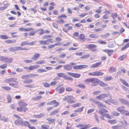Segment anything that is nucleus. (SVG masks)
<instances>
[{"mask_svg":"<svg viewBox=\"0 0 129 129\" xmlns=\"http://www.w3.org/2000/svg\"><path fill=\"white\" fill-rule=\"evenodd\" d=\"M84 82L86 83H92L91 84V86H97L98 84L100 86L103 87L107 86L108 85L107 84L104 83L102 81H100L99 79L95 78L87 79L85 80Z\"/></svg>","mask_w":129,"mask_h":129,"instance_id":"obj_1","label":"nucleus"},{"mask_svg":"<svg viewBox=\"0 0 129 129\" xmlns=\"http://www.w3.org/2000/svg\"><path fill=\"white\" fill-rule=\"evenodd\" d=\"M95 103L98 105V107L100 108L99 111V113L100 114L102 115L103 117H104L107 118L111 119L112 118V116L108 113H106L104 114V116H103L104 113H107L108 112V111L107 110L103 108H106V106L99 101H96Z\"/></svg>","mask_w":129,"mask_h":129,"instance_id":"obj_2","label":"nucleus"},{"mask_svg":"<svg viewBox=\"0 0 129 129\" xmlns=\"http://www.w3.org/2000/svg\"><path fill=\"white\" fill-rule=\"evenodd\" d=\"M4 82L5 83H8L10 86L13 87L15 88L18 87V85L17 84L14 83H18L17 81V79L15 78L11 77L5 80Z\"/></svg>","mask_w":129,"mask_h":129,"instance_id":"obj_3","label":"nucleus"},{"mask_svg":"<svg viewBox=\"0 0 129 129\" xmlns=\"http://www.w3.org/2000/svg\"><path fill=\"white\" fill-rule=\"evenodd\" d=\"M39 75L37 74H26L23 75L21 76V78L23 80H25L23 81V82L25 84H28L31 83L33 82V80L31 79H28L30 76L31 77H34L38 76Z\"/></svg>","mask_w":129,"mask_h":129,"instance_id":"obj_4","label":"nucleus"},{"mask_svg":"<svg viewBox=\"0 0 129 129\" xmlns=\"http://www.w3.org/2000/svg\"><path fill=\"white\" fill-rule=\"evenodd\" d=\"M19 107L17 108V110L19 112H25L28 110V109L26 107L27 104L24 102L23 101H20L18 103Z\"/></svg>","mask_w":129,"mask_h":129,"instance_id":"obj_5","label":"nucleus"},{"mask_svg":"<svg viewBox=\"0 0 129 129\" xmlns=\"http://www.w3.org/2000/svg\"><path fill=\"white\" fill-rule=\"evenodd\" d=\"M52 37V36L50 35H47L43 36L42 37L43 39H48V40H41L39 41V44L41 45H48L49 44V41H50L51 43H52V39H49L51 38Z\"/></svg>","mask_w":129,"mask_h":129,"instance_id":"obj_6","label":"nucleus"},{"mask_svg":"<svg viewBox=\"0 0 129 129\" xmlns=\"http://www.w3.org/2000/svg\"><path fill=\"white\" fill-rule=\"evenodd\" d=\"M64 101H66L69 103H74L76 102L74 97L71 95H67L64 96L63 99Z\"/></svg>","mask_w":129,"mask_h":129,"instance_id":"obj_7","label":"nucleus"},{"mask_svg":"<svg viewBox=\"0 0 129 129\" xmlns=\"http://www.w3.org/2000/svg\"><path fill=\"white\" fill-rule=\"evenodd\" d=\"M67 17V16L64 14H63L60 15L58 16L57 17V20L56 21V22L58 24H63L65 22L62 18H66Z\"/></svg>","mask_w":129,"mask_h":129,"instance_id":"obj_8","label":"nucleus"},{"mask_svg":"<svg viewBox=\"0 0 129 129\" xmlns=\"http://www.w3.org/2000/svg\"><path fill=\"white\" fill-rule=\"evenodd\" d=\"M97 46L94 44H90L88 45L87 48L91 50L93 53H95V52L97 51L96 48Z\"/></svg>","mask_w":129,"mask_h":129,"instance_id":"obj_9","label":"nucleus"},{"mask_svg":"<svg viewBox=\"0 0 129 129\" xmlns=\"http://www.w3.org/2000/svg\"><path fill=\"white\" fill-rule=\"evenodd\" d=\"M109 94L107 93H103L96 96V98L99 100H103L105 98L108 97Z\"/></svg>","mask_w":129,"mask_h":129,"instance_id":"obj_10","label":"nucleus"},{"mask_svg":"<svg viewBox=\"0 0 129 129\" xmlns=\"http://www.w3.org/2000/svg\"><path fill=\"white\" fill-rule=\"evenodd\" d=\"M59 104V102H57L56 100H52L48 102L47 105H53L54 107H57L58 106Z\"/></svg>","mask_w":129,"mask_h":129,"instance_id":"obj_11","label":"nucleus"},{"mask_svg":"<svg viewBox=\"0 0 129 129\" xmlns=\"http://www.w3.org/2000/svg\"><path fill=\"white\" fill-rule=\"evenodd\" d=\"M104 73L99 71H95L92 73H89L88 75L92 76H102Z\"/></svg>","mask_w":129,"mask_h":129,"instance_id":"obj_12","label":"nucleus"},{"mask_svg":"<svg viewBox=\"0 0 129 129\" xmlns=\"http://www.w3.org/2000/svg\"><path fill=\"white\" fill-rule=\"evenodd\" d=\"M88 66L86 65L82 64L75 66L73 67V68L75 70L87 68Z\"/></svg>","mask_w":129,"mask_h":129,"instance_id":"obj_13","label":"nucleus"},{"mask_svg":"<svg viewBox=\"0 0 129 129\" xmlns=\"http://www.w3.org/2000/svg\"><path fill=\"white\" fill-rule=\"evenodd\" d=\"M90 124H88L85 125H83L82 124H80L77 125L76 127L78 128L82 127L80 129H87L91 127Z\"/></svg>","mask_w":129,"mask_h":129,"instance_id":"obj_14","label":"nucleus"},{"mask_svg":"<svg viewBox=\"0 0 129 129\" xmlns=\"http://www.w3.org/2000/svg\"><path fill=\"white\" fill-rule=\"evenodd\" d=\"M69 25L70 24L69 23L65 24L64 25V28H63V30L65 32H67L68 30H71L73 28V26H69Z\"/></svg>","mask_w":129,"mask_h":129,"instance_id":"obj_15","label":"nucleus"},{"mask_svg":"<svg viewBox=\"0 0 129 129\" xmlns=\"http://www.w3.org/2000/svg\"><path fill=\"white\" fill-rule=\"evenodd\" d=\"M55 89L60 94L64 92L65 88L64 87H60V85H59L55 88Z\"/></svg>","mask_w":129,"mask_h":129,"instance_id":"obj_16","label":"nucleus"},{"mask_svg":"<svg viewBox=\"0 0 129 129\" xmlns=\"http://www.w3.org/2000/svg\"><path fill=\"white\" fill-rule=\"evenodd\" d=\"M78 38L79 41L83 42H84L87 40V38L86 37L85 35L82 33L79 35Z\"/></svg>","mask_w":129,"mask_h":129,"instance_id":"obj_17","label":"nucleus"},{"mask_svg":"<svg viewBox=\"0 0 129 129\" xmlns=\"http://www.w3.org/2000/svg\"><path fill=\"white\" fill-rule=\"evenodd\" d=\"M67 74L69 75L76 78L80 77L81 75V74H79L74 73L70 72H68Z\"/></svg>","mask_w":129,"mask_h":129,"instance_id":"obj_18","label":"nucleus"},{"mask_svg":"<svg viewBox=\"0 0 129 129\" xmlns=\"http://www.w3.org/2000/svg\"><path fill=\"white\" fill-rule=\"evenodd\" d=\"M34 28L33 27L28 28H25L22 27H20L19 28V30L20 31L27 32L34 30Z\"/></svg>","mask_w":129,"mask_h":129,"instance_id":"obj_19","label":"nucleus"},{"mask_svg":"<svg viewBox=\"0 0 129 129\" xmlns=\"http://www.w3.org/2000/svg\"><path fill=\"white\" fill-rule=\"evenodd\" d=\"M15 51L19 50L28 51L29 50V49L28 48H27L25 47L22 48L21 46H16L15 47Z\"/></svg>","mask_w":129,"mask_h":129,"instance_id":"obj_20","label":"nucleus"},{"mask_svg":"<svg viewBox=\"0 0 129 129\" xmlns=\"http://www.w3.org/2000/svg\"><path fill=\"white\" fill-rule=\"evenodd\" d=\"M62 44L61 42H58L56 43L53 44H51L48 45L47 46V48L48 49H50L53 48H54L56 46H60L62 45Z\"/></svg>","mask_w":129,"mask_h":129,"instance_id":"obj_21","label":"nucleus"},{"mask_svg":"<svg viewBox=\"0 0 129 129\" xmlns=\"http://www.w3.org/2000/svg\"><path fill=\"white\" fill-rule=\"evenodd\" d=\"M38 129H52V128L51 127H50L48 125L44 124L41 125V127H39Z\"/></svg>","mask_w":129,"mask_h":129,"instance_id":"obj_22","label":"nucleus"},{"mask_svg":"<svg viewBox=\"0 0 129 129\" xmlns=\"http://www.w3.org/2000/svg\"><path fill=\"white\" fill-rule=\"evenodd\" d=\"M125 107L123 106H120L116 108L118 112H125L127 111L125 110L124 109H125Z\"/></svg>","mask_w":129,"mask_h":129,"instance_id":"obj_23","label":"nucleus"},{"mask_svg":"<svg viewBox=\"0 0 129 129\" xmlns=\"http://www.w3.org/2000/svg\"><path fill=\"white\" fill-rule=\"evenodd\" d=\"M102 61H100L96 62V63L92 64L90 67L91 68H95L99 67L101 65Z\"/></svg>","mask_w":129,"mask_h":129,"instance_id":"obj_24","label":"nucleus"},{"mask_svg":"<svg viewBox=\"0 0 129 129\" xmlns=\"http://www.w3.org/2000/svg\"><path fill=\"white\" fill-rule=\"evenodd\" d=\"M40 54L37 53H35L33 55V56L31 58L32 60H37L39 57Z\"/></svg>","mask_w":129,"mask_h":129,"instance_id":"obj_25","label":"nucleus"},{"mask_svg":"<svg viewBox=\"0 0 129 129\" xmlns=\"http://www.w3.org/2000/svg\"><path fill=\"white\" fill-rule=\"evenodd\" d=\"M40 67V66L38 65H31L29 66L28 69L29 70L32 71L34 70L36 68L39 67Z\"/></svg>","mask_w":129,"mask_h":129,"instance_id":"obj_26","label":"nucleus"},{"mask_svg":"<svg viewBox=\"0 0 129 129\" xmlns=\"http://www.w3.org/2000/svg\"><path fill=\"white\" fill-rule=\"evenodd\" d=\"M108 70L109 73H112L116 72V68L115 67L112 66L109 68Z\"/></svg>","mask_w":129,"mask_h":129,"instance_id":"obj_27","label":"nucleus"},{"mask_svg":"<svg viewBox=\"0 0 129 129\" xmlns=\"http://www.w3.org/2000/svg\"><path fill=\"white\" fill-rule=\"evenodd\" d=\"M119 80L123 85L129 88V85L125 80L120 78Z\"/></svg>","mask_w":129,"mask_h":129,"instance_id":"obj_28","label":"nucleus"},{"mask_svg":"<svg viewBox=\"0 0 129 129\" xmlns=\"http://www.w3.org/2000/svg\"><path fill=\"white\" fill-rule=\"evenodd\" d=\"M63 67L64 69L67 71H70L72 69V67L69 64L64 65L63 66Z\"/></svg>","mask_w":129,"mask_h":129,"instance_id":"obj_29","label":"nucleus"},{"mask_svg":"<svg viewBox=\"0 0 129 129\" xmlns=\"http://www.w3.org/2000/svg\"><path fill=\"white\" fill-rule=\"evenodd\" d=\"M122 72L123 73H125L126 72V70L125 69H121V71H118L116 75L117 76H120L122 75Z\"/></svg>","mask_w":129,"mask_h":129,"instance_id":"obj_30","label":"nucleus"},{"mask_svg":"<svg viewBox=\"0 0 129 129\" xmlns=\"http://www.w3.org/2000/svg\"><path fill=\"white\" fill-rule=\"evenodd\" d=\"M30 125V123L28 121H23L21 125L24 126H27L28 127Z\"/></svg>","mask_w":129,"mask_h":129,"instance_id":"obj_31","label":"nucleus"},{"mask_svg":"<svg viewBox=\"0 0 129 129\" xmlns=\"http://www.w3.org/2000/svg\"><path fill=\"white\" fill-rule=\"evenodd\" d=\"M46 120L48 121L49 124L54 123L56 121L55 119H52L50 117H49L46 119Z\"/></svg>","mask_w":129,"mask_h":129,"instance_id":"obj_32","label":"nucleus"},{"mask_svg":"<svg viewBox=\"0 0 129 129\" xmlns=\"http://www.w3.org/2000/svg\"><path fill=\"white\" fill-rule=\"evenodd\" d=\"M22 121H23L21 119H18L15 121L14 123L17 125H21Z\"/></svg>","mask_w":129,"mask_h":129,"instance_id":"obj_33","label":"nucleus"},{"mask_svg":"<svg viewBox=\"0 0 129 129\" xmlns=\"http://www.w3.org/2000/svg\"><path fill=\"white\" fill-rule=\"evenodd\" d=\"M89 37L90 38L96 39L98 37V36L95 34H92L89 35Z\"/></svg>","mask_w":129,"mask_h":129,"instance_id":"obj_34","label":"nucleus"},{"mask_svg":"<svg viewBox=\"0 0 129 129\" xmlns=\"http://www.w3.org/2000/svg\"><path fill=\"white\" fill-rule=\"evenodd\" d=\"M57 75L58 77H62L64 79L66 76L65 75V74L63 73H59L57 74Z\"/></svg>","mask_w":129,"mask_h":129,"instance_id":"obj_35","label":"nucleus"},{"mask_svg":"<svg viewBox=\"0 0 129 129\" xmlns=\"http://www.w3.org/2000/svg\"><path fill=\"white\" fill-rule=\"evenodd\" d=\"M113 79V78L112 76H107L105 77L104 80L105 81H107L112 80Z\"/></svg>","mask_w":129,"mask_h":129,"instance_id":"obj_36","label":"nucleus"},{"mask_svg":"<svg viewBox=\"0 0 129 129\" xmlns=\"http://www.w3.org/2000/svg\"><path fill=\"white\" fill-rule=\"evenodd\" d=\"M7 99L8 103H10L12 102V98L11 95L8 94L7 97Z\"/></svg>","mask_w":129,"mask_h":129,"instance_id":"obj_37","label":"nucleus"},{"mask_svg":"<svg viewBox=\"0 0 129 129\" xmlns=\"http://www.w3.org/2000/svg\"><path fill=\"white\" fill-rule=\"evenodd\" d=\"M84 108V107L82 106L81 107L78 108L77 109L74 110V111L75 112H81L83 111V109Z\"/></svg>","mask_w":129,"mask_h":129,"instance_id":"obj_38","label":"nucleus"},{"mask_svg":"<svg viewBox=\"0 0 129 129\" xmlns=\"http://www.w3.org/2000/svg\"><path fill=\"white\" fill-rule=\"evenodd\" d=\"M42 98V96L41 95L37 96L33 98L32 99L34 101H36L41 99Z\"/></svg>","mask_w":129,"mask_h":129,"instance_id":"obj_39","label":"nucleus"},{"mask_svg":"<svg viewBox=\"0 0 129 129\" xmlns=\"http://www.w3.org/2000/svg\"><path fill=\"white\" fill-rule=\"evenodd\" d=\"M16 40H8L5 41V42L7 44H10L14 43L16 42Z\"/></svg>","mask_w":129,"mask_h":129,"instance_id":"obj_40","label":"nucleus"},{"mask_svg":"<svg viewBox=\"0 0 129 129\" xmlns=\"http://www.w3.org/2000/svg\"><path fill=\"white\" fill-rule=\"evenodd\" d=\"M126 57V55H124L119 57L118 59L120 61H122L124 60Z\"/></svg>","mask_w":129,"mask_h":129,"instance_id":"obj_41","label":"nucleus"},{"mask_svg":"<svg viewBox=\"0 0 129 129\" xmlns=\"http://www.w3.org/2000/svg\"><path fill=\"white\" fill-rule=\"evenodd\" d=\"M9 37L7 35H0V39L3 40L8 39Z\"/></svg>","mask_w":129,"mask_h":129,"instance_id":"obj_42","label":"nucleus"},{"mask_svg":"<svg viewBox=\"0 0 129 129\" xmlns=\"http://www.w3.org/2000/svg\"><path fill=\"white\" fill-rule=\"evenodd\" d=\"M108 122L111 124H114L117 123V121L115 119L113 120H108Z\"/></svg>","mask_w":129,"mask_h":129,"instance_id":"obj_43","label":"nucleus"},{"mask_svg":"<svg viewBox=\"0 0 129 129\" xmlns=\"http://www.w3.org/2000/svg\"><path fill=\"white\" fill-rule=\"evenodd\" d=\"M111 16L113 19H115L117 17V13L116 12L113 13L111 14Z\"/></svg>","mask_w":129,"mask_h":129,"instance_id":"obj_44","label":"nucleus"},{"mask_svg":"<svg viewBox=\"0 0 129 129\" xmlns=\"http://www.w3.org/2000/svg\"><path fill=\"white\" fill-rule=\"evenodd\" d=\"M58 112L59 111L58 109L55 110L50 113V115H55L58 113Z\"/></svg>","mask_w":129,"mask_h":129,"instance_id":"obj_45","label":"nucleus"},{"mask_svg":"<svg viewBox=\"0 0 129 129\" xmlns=\"http://www.w3.org/2000/svg\"><path fill=\"white\" fill-rule=\"evenodd\" d=\"M81 105L80 103H77L73 105L72 106L73 108H76L80 107Z\"/></svg>","mask_w":129,"mask_h":129,"instance_id":"obj_46","label":"nucleus"},{"mask_svg":"<svg viewBox=\"0 0 129 129\" xmlns=\"http://www.w3.org/2000/svg\"><path fill=\"white\" fill-rule=\"evenodd\" d=\"M129 47V42L125 44L124 46L121 49V50H123L126 49V48Z\"/></svg>","mask_w":129,"mask_h":129,"instance_id":"obj_47","label":"nucleus"},{"mask_svg":"<svg viewBox=\"0 0 129 129\" xmlns=\"http://www.w3.org/2000/svg\"><path fill=\"white\" fill-rule=\"evenodd\" d=\"M7 58L3 56H1L0 57V60L1 61H7Z\"/></svg>","mask_w":129,"mask_h":129,"instance_id":"obj_48","label":"nucleus"},{"mask_svg":"<svg viewBox=\"0 0 129 129\" xmlns=\"http://www.w3.org/2000/svg\"><path fill=\"white\" fill-rule=\"evenodd\" d=\"M66 90L67 92H71L74 91L73 89L70 87H67L66 88Z\"/></svg>","mask_w":129,"mask_h":129,"instance_id":"obj_49","label":"nucleus"},{"mask_svg":"<svg viewBox=\"0 0 129 129\" xmlns=\"http://www.w3.org/2000/svg\"><path fill=\"white\" fill-rule=\"evenodd\" d=\"M36 31H37V32H39V35H42L44 34V30L42 29H40Z\"/></svg>","mask_w":129,"mask_h":129,"instance_id":"obj_50","label":"nucleus"},{"mask_svg":"<svg viewBox=\"0 0 129 129\" xmlns=\"http://www.w3.org/2000/svg\"><path fill=\"white\" fill-rule=\"evenodd\" d=\"M27 45H28V42L27 41L22 42L20 43V45L22 46H24Z\"/></svg>","mask_w":129,"mask_h":129,"instance_id":"obj_51","label":"nucleus"},{"mask_svg":"<svg viewBox=\"0 0 129 129\" xmlns=\"http://www.w3.org/2000/svg\"><path fill=\"white\" fill-rule=\"evenodd\" d=\"M2 88L5 90L8 91L10 90L11 89L10 87L8 86H3L2 87Z\"/></svg>","mask_w":129,"mask_h":129,"instance_id":"obj_52","label":"nucleus"},{"mask_svg":"<svg viewBox=\"0 0 129 129\" xmlns=\"http://www.w3.org/2000/svg\"><path fill=\"white\" fill-rule=\"evenodd\" d=\"M44 116V114L43 113H40L39 114L37 115L36 116V117L37 118H40Z\"/></svg>","mask_w":129,"mask_h":129,"instance_id":"obj_53","label":"nucleus"},{"mask_svg":"<svg viewBox=\"0 0 129 129\" xmlns=\"http://www.w3.org/2000/svg\"><path fill=\"white\" fill-rule=\"evenodd\" d=\"M112 129H121V127L118 125H115L112 126L111 127Z\"/></svg>","mask_w":129,"mask_h":129,"instance_id":"obj_54","label":"nucleus"},{"mask_svg":"<svg viewBox=\"0 0 129 129\" xmlns=\"http://www.w3.org/2000/svg\"><path fill=\"white\" fill-rule=\"evenodd\" d=\"M77 86L79 87L82 88L83 89H84L85 87V85L83 84L82 83L78 84L77 85Z\"/></svg>","mask_w":129,"mask_h":129,"instance_id":"obj_55","label":"nucleus"},{"mask_svg":"<svg viewBox=\"0 0 129 129\" xmlns=\"http://www.w3.org/2000/svg\"><path fill=\"white\" fill-rule=\"evenodd\" d=\"M98 42L100 44L105 45L107 44V42L105 41L99 40L98 41Z\"/></svg>","mask_w":129,"mask_h":129,"instance_id":"obj_56","label":"nucleus"},{"mask_svg":"<svg viewBox=\"0 0 129 129\" xmlns=\"http://www.w3.org/2000/svg\"><path fill=\"white\" fill-rule=\"evenodd\" d=\"M45 63V61L44 60H42L37 61L36 63L38 64H44Z\"/></svg>","mask_w":129,"mask_h":129,"instance_id":"obj_57","label":"nucleus"},{"mask_svg":"<svg viewBox=\"0 0 129 129\" xmlns=\"http://www.w3.org/2000/svg\"><path fill=\"white\" fill-rule=\"evenodd\" d=\"M90 56V55L89 54H88L81 57L80 58L83 59L87 58L89 57Z\"/></svg>","mask_w":129,"mask_h":129,"instance_id":"obj_58","label":"nucleus"},{"mask_svg":"<svg viewBox=\"0 0 129 129\" xmlns=\"http://www.w3.org/2000/svg\"><path fill=\"white\" fill-rule=\"evenodd\" d=\"M17 33L16 32H13L11 33V36L14 38H17L18 37V35L16 34Z\"/></svg>","mask_w":129,"mask_h":129,"instance_id":"obj_59","label":"nucleus"},{"mask_svg":"<svg viewBox=\"0 0 129 129\" xmlns=\"http://www.w3.org/2000/svg\"><path fill=\"white\" fill-rule=\"evenodd\" d=\"M7 64H4L0 66V68L2 69H4L7 68Z\"/></svg>","mask_w":129,"mask_h":129,"instance_id":"obj_60","label":"nucleus"},{"mask_svg":"<svg viewBox=\"0 0 129 129\" xmlns=\"http://www.w3.org/2000/svg\"><path fill=\"white\" fill-rule=\"evenodd\" d=\"M102 7V6H100L99 7V9L95 11V12L98 13H100L102 12L101 9Z\"/></svg>","mask_w":129,"mask_h":129,"instance_id":"obj_61","label":"nucleus"},{"mask_svg":"<svg viewBox=\"0 0 129 129\" xmlns=\"http://www.w3.org/2000/svg\"><path fill=\"white\" fill-rule=\"evenodd\" d=\"M34 30H32V31L30 32L29 33V36H34L35 35V33L37 32V31H35Z\"/></svg>","mask_w":129,"mask_h":129,"instance_id":"obj_62","label":"nucleus"},{"mask_svg":"<svg viewBox=\"0 0 129 129\" xmlns=\"http://www.w3.org/2000/svg\"><path fill=\"white\" fill-rule=\"evenodd\" d=\"M112 114L113 116H118L120 115V113L117 111H114L113 112Z\"/></svg>","mask_w":129,"mask_h":129,"instance_id":"obj_63","label":"nucleus"},{"mask_svg":"<svg viewBox=\"0 0 129 129\" xmlns=\"http://www.w3.org/2000/svg\"><path fill=\"white\" fill-rule=\"evenodd\" d=\"M64 79L66 80H69L71 81H72L73 80V79L72 78L68 76H66L64 78Z\"/></svg>","mask_w":129,"mask_h":129,"instance_id":"obj_64","label":"nucleus"}]
</instances>
